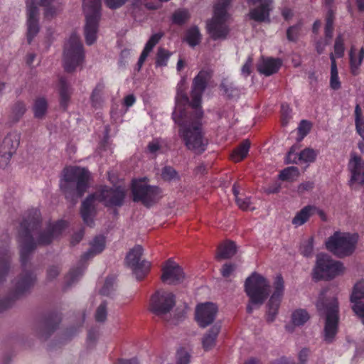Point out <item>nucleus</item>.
<instances>
[{
    "mask_svg": "<svg viewBox=\"0 0 364 364\" xmlns=\"http://www.w3.org/2000/svg\"><path fill=\"white\" fill-rule=\"evenodd\" d=\"M177 364H188L190 362V355L185 350H180L176 355Z\"/></svg>",
    "mask_w": 364,
    "mask_h": 364,
    "instance_id": "54",
    "label": "nucleus"
},
{
    "mask_svg": "<svg viewBox=\"0 0 364 364\" xmlns=\"http://www.w3.org/2000/svg\"><path fill=\"white\" fill-rule=\"evenodd\" d=\"M300 251L301 253L306 257H309L312 254L313 239L311 237L309 238L302 244L300 248Z\"/></svg>",
    "mask_w": 364,
    "mask_h": 364,
    "instance_id": "51",
    "label": "nucleus"
},
{
    "mask_svg": "<svg viewBox=\"0 0 364 364\" xmlns=\"http://www.w3.org/2000/svg\"><path fill=\"white\" fill-rule=\"evenodd\" d=\"M355 123L357 132L360 135L364 141V121L355 122Z\"/></svg>",
    "mask_w": 364,
    "mask_h": 364,
    "instance_id": "62",
    "label": "nucleus"
},
{
    "mask_svg": "<svg viewBox=\"0 0 364 364\" xmlns=\"http://www.w3.org/2000/svg\"><path fill=\"white\" fill-rule=\"evenodd\" d=\"M344 43H343V38L341 35H338L335 41L334 44V55L335 58H341L344 54Z\"/></svg>",
    "mask_w": 364,
    "mask_h": 364,
    "instance_id": "44",
    "label": "nucleus"
},
{
    "mask_svg": "<svg viewBox=\"0 0 364 364\" xmlns=\"http://www.w3.org/2000/svg\"><path fill=\"white\" fill-rule=\"evenodd\" d=\"M27 6V38L30 43L39 31L38 9L36 0H28Z\"/></svg>",
    "mask_w": 364,
    "mask_h": 364,
    "instance_id": "21",
    "label": "nucleus"
},
{
    "mask_svg": "<svg viewBox=\"0 0 364 364\" xmlns=\"http://www.w3.org/2000/svg\"><path fill=\"white\" fill-rule=\"evenodd\" d=\"M272 364H295L293 361H291L290 359L287 358H281L279 359H277L274 360Z\"/></svg>",
    "mask_w": 364,
    "mask_h": 364,
    "instance_id": "64",
    "label": "nucleus"
},
{
    "mask_svg": "<svg viewBox=\"0 0 364 364\" xmlns=\"http://www.w3.org/2000/svg\"><path fill=\"white\" fill-rule=\"evenodd\" d=\"M114 277H111L107 278L102 288L100 290V294L104 296H110L114 291Z\"/></svg>",
    "mask_w": 364,
    "mask_h": 364,
    "instance_id": "45",
    "label": "nucleus"
},
{
    "mask_svg": "<svg viewBox=\"0 0 364 364\" xmlns=\"http://www.w3.org/2000/svg\"><path fill=\"white\" fill-rule=\"evenodd\" d=\"M20 142V134L16 131L10 132L4 138L0 145V168L6 167L15 153Z\"/></svg>",
    "mask_w": 364,
    "mask_h": 364,
    "instance_id": "17",
    "label": "nucleus"
},
{
    "mask_svg": "<svg viewBox=\"0 0 364 364\" xmlns=\"http://www.w3.org/2000/svg\"><path fill=\"white\" fill-rule=\"evenodd\" d=\"M331 60L330 87L334 90L341 87V82L338 77V70L334 55L331 53L329 55Z\"/></svg>",
    "mask_w": 364,
    "mask_h": 364,
    "instance_id": "32",
    "label": "nucleus"
},
{
    "mask_svg": "<svg viewBox=\"0 0 364 364\" xmlns=\"http://www.w3.org/2000/svg\"><path fill=\"white\" fill-rule=\"evenodd\" d=\"M235 202L237 206L244 211L254 210L255 209L249 197L241 196V198H237Z\"/></svg>",
    "mask_w": 364,
    "mask_h": 364,
    "instance_id": "43",
    "label": "nucleus"
},
{
    "mask_svg": "<svg viewBox=\"0 0 364 364\" xmlns=\"http://www.w3.org/2000/svg\"><path fill=\"white\" fill-rule=\"evenodd\" d=\"M357 237L348 232H335L326 241V247L339 258L351 255L356 247Z\"/></svg>",
    "mask_w": 364,
    "mask_h": 364,
    "instance_id": "7",
    "label": "nucleus"
},
{
    "mask_svg": "<svg viewBox=\"0 0 364 364\" xmlns=\"http://www.w3.org/2000/svg\"><path fill=\"white\" fill-rule=\"evenodd\" d=\"M314 188V183L313 181H304L301 183L297 187V193L299 195H303L306 192H309Z\"/></svg>",
    "mask_w": 364,
    "mask_h": 364,
    "instance_id": "53",
    "label": "nucleus"
},
{
    "mask_svg": "<svg viewBox=\"0 0 364 364\" xmlns=\"http://www.w3.org/2000/svg\"><path fill=\"white\" fill-rule=\"evenodd\" d=\"M316 156L317 152L312 149L306 148L299 154H296L294 146H292L287 154V163H312L316 160Z\"/></svg>",
    "mask_w": 364,
    "mask_h": 364,
    "instance_id": "22",
    "label": "nucleus"
},
{
    "mask_svg": "<svg viewBox=\"0 0 364 364\" xmlns=\"http://www.w3.org/2000/svg\"><path fill=\"white\" fill-rule=\"evenodd\" d=\"M84 51L79 37L73 34L65 45L63 52V66L67 72H73L82 64Z\"/></svg>",
    "mask_w": 364,
    "mask_h": 364,
    "instance_id": "9",
    "label": "nucleus"
},
{
    "mask_svg": "<svg viewBox=\"0 0 364 364\" xmlns=\"http://www.w3.org/2000/svg\"><path fill=\"white\" fill-rule=\"evenodd\" d=\"M186 41L191 47H194L200 43L201 34L197 26H193L186 31Z\"/></svg>",
    "mask_w": 364,
    "mask_h": 364,
    "instance_id": "37",
    "label": "nucleus"
},
{
    "mask_svg": "<svg viewBox=\"0 0 364 364\" xmlns=\"http://www.w3.org/2000/svg\"><path fill=\"white\" fill-rule=\"evenodd\" d=\"M40 213L38 210L32 212L28 218L20 225L19 242L21 245V260L26 262L28 254L37 245H46L57 238L66 228L68 224L64 220L50 223L46 228L38 230Z\"/></svg>",
    "mask_w": 364,
    "mask_h": 364,
    "instance_id": "2",
    "label": "nucleus"
},
{
    "mask_svg": "<svg viewBox=\"0 0 364 364\" xmlns=\"http://www.w3.org/2000/svg\"><path fill=\"white\" fill-rule=\"evenodd\" d=\"M143 248L140 245L134 246L127 254L126 262L132 270L136 279H144L149 273L151 268V263L146 260H141Z\"/></svg>",
    "mask_w": 364,
    "mask_h": 364,
    "instance_id": "12",
    "label": "nucleus"
},
{
    "mask_svg": "<svg viewBox=\"0 0 364 364\" xmlns=\"http://www.w3.org/2000/svg\"><path fill=\"white\" fill-rule=\"evenodd\" d=\"M282 65L279 59L263 58L257 66L258 71L260 73L269 76L277 73Z\"/></svg>",
    "mask_w": 364,
    "mask_h": 364,
    "instance_id": "26",
    "label": "nucleus"
},
{
    "mask_svg": "<svg viewBox=\"0 0 364 364\" xmlns=\"http://www.w3.org/2000/svg\"><path fill=\"white\" fill-rule=\"evenodd\" d=\"M311 129V124L309 122L306 120H302L298 127V132L301 136V138L302 139L304 136H305Z\"/></svg>",
    "mask_w": 364,
    "mask_h": 364,
    "instance_id": "55",
    "label": "nucleus"
},
{
    "mask_svg": "<svg viewBox=\"0 0 364 364\" xmlns=\"http://www.w3.org/2000/svg\"><path fill=\"white\" fill-rule=\"evenodd\" d=\"M273 292L267 304L266 319L273 322L278 314L284 291V282L281 275H277L273 282Z\"/></svg>",
    "mask_w": 364,
    "mask_h": 364,
    "instance_id": "14",
    "label": "nucleus"
},
{
    "mask_svg": "<svg viewBox=\"0 0 364 364\" xmlns=\"http://www.w3.org/2000/svg\"><path fill=\"white\" fill-rule=\"evenodd\" d=\"M174 305V295L164 290L157 291L150 301L151 311L159 316L168 313Z\"/></svg>",
    "mask_w": 364,
    "mask_h": 364,
    "instance_id": "16",
    "label": "nucleus"
},
{
    "mask_svg": "<svg viewBox=\"0 0 364 364\" xmlns=\"http://www.w3.org/2000/svg\"><path fill=\"white\" fill-rule=\"evenodd\" d=\"M364 298V280L358 281L354 286L350 300L354 303L353 311L362 318L364 324V304L358 301Z\"/></svg>",
    "mask_w": 364,
    "mask_h": 364,
    "instance_id": "23",
    "label": "nucleus"
},
{
    "mask_svg": "<svg viewBox=\"0 0 364 364\" xmlns=\"http://www.w3.org/2000/svg\"><path fill=\"white\" fill-rule=\"evenodd\" d=\"M107 304L102 302L97 309L95 319L98 322H104L107 318Z\"/></svg>",
    "mask_w": 364,
    "mask_h": 364,
    "instance_id": "47",
    "label": "nucleus"
},
{
    "mask_svg": "<svg viewBox=\"0 0 364 364\" xmlns=\"http://www.w3.org/2000/svg\"><path fill=\"white\" fill-rule=\"evenodd\" d=\"M230 2L231 0H218L214 6L213 18L206 23L207 31L214 41L224 40L228 35L227 9Z\"/></svg>",
    "mask_w": 364,
    "mask_h": 364,
    "instance_id": "4",
    "label": "nucleus"
},
{
    "mask_svg": "<svg viewBox=\"0 0 364 364\" xmlns=\"http://www.w3.org/2000/svg\"><path fill=\"white\" fill-rule=\"evenodd\" d=\"M316 207L306 205L298 212L292 219V224L296 227L304 225L311 216L316 214Z\"/></svg>",
    "mask_w": 364,
    "mask_h": 364,
    "instance_id": "29",
    "label": "nucleus"
},
{
    "mask_svg": "<svg viewBox=\"0 0 364 364\" xmlns=\"http://www.w3.org/2000/svg\"><path fill=\"white\" fill-rule=\"evenodd\" d=\"M245 287L250 298L247 311L252 313L255 308L262 305L268 296L269 284L264 277L254 273L246 279Z\"/></svg>",
    "mask_w": 364,
    "mask_h": 364,
    "instance_id": "6",
    "label": "nucleus"
},
{
    "mask_svg": "<svg viewBox=\"0 0 364 364\" xmlns=\"http://www.w3.org/2000/svg\"><path fill=\"white\" fill-rule=\"evenodd\" d=\"M364 59V48L357 49L352 46L349 51V66L350 73L357 76L360 73V65Z\"/></svg>",
    "mask_w": 364,
    "mask_h": 364,
    "instance_id": "24",
    "label": "nucleus"
},
{
    "mask_svg": "<svg viewBox=\"0 0 364 364\" xmlns=\"http://www.w3.org/2000/svg\"><path fill=\"white\" fill-rule=\"evenodd\" d=\"M161 36L162 34L161 33H155L152 35L149 40L147 41L137 63L139 70L141 68L143 63L146 60L147 56L153 48L159 43Z\"/></svg>",
    "mask_w": 364,
    "mask_h": 364,
    "instance_id": "30",
    "label": "nucleus"
},
{
    "mask_svg": "<svg viewBox=\"0 0 364 364\" xmlns=\"http://www.w3.org/2000/svg\"><path fill=\"white\" fill-rule=\"evenodd\" d=\"M220 331V326L215 324L204 333L201 340L202 346L204 350H210L216 346L217 338Z\"/></svg>",
    "mask_w": 364,
    "mask_h": 364,
    "instance_id": "25",
    "label": "nucleus"
},
{
    "mask_svg": "<svg viewBox=\"0 0 364 364\" xmlns=\"http://www.w3.org/2000/svg\"><path fill=\"white\" fill-rule=\"evenodd\" d=\"M218 307L211 302L200 304L196 309V320L200 327L205 328L215 320Z\"/></svg>",
    "mask_w": 364,
    "mask_h": 364,
    "instance_id": "20",
    "label": "nucleus"
},
{
    "mask_svg": "<svg viewBox=\"0 0 364 364\" xmlns=\"http://www.w3.org/2000/svg\"><path fill=\"white\" fill-rule=\"evenodd\" d=\"M136 101V98L133 95H129L124 99V104L127 107L132 106Z\"/></svg>",
    "mask_w": 364,
    "mask_h": 364,
    "instance_id": "63",
    "label": "nucleus"
},
{
    "mask_svg": "<svg viewBox=\"0 0 364 364\" xmlns=\"http://www.w3.org/2000/svg\"><path fill=\"white\" fill-rule=\"evenodd\" d=\"M59 92L60 96V104L62 106L65 107L69 101L71 90L70 85L63 77H61L59 80Z\"/></svg>",
    "mask_w": 364,
    "mask_h": 364,
    "instance_id": "35",
    "label": "nucleus"
},
{
    "mask_svg": "<svg viewBox=\"0 0 364 364\" xmlns=\"http://www.w3.org/2000/svg\"><path fill=\"white\" fill-rule=\"evenodd\" d=\"M171 55V53L167 50L162 48H159L156 55V65L159 66L166 65Z\"/></svg>",
    "mask_w": 364,
    "mask_h": 364,
    "instance_id": "42",
    "label": "nucleus"
},
{
    "mask_svg": "<svg viewBox=\"0 0 364 364\" xmlns=\"http://www.w3.org/2000/svg\"><path fill=\"white\" fill-rule=\"evenodd\" d=\"M104 90V85L103 84H97L94 90L92 91L91 100L93 106L98 105L100 102V100L101 97V94Z\"/></svg>",
    "mask_w": 364,
    "mask_h": 364,
    "instance_id": "48",
    "label": "nucleus"
},
{
    "mask_svg": "<svg viewBox=\"0 0 364 364\" xmlns=\"http://www.w3.org/2000/svg\"><path fill=\"white\" fill-rule=\"evenodd\" d=\"M100 10L101 0H83V11L86 20L84 32L87 45H92L97 39Z\"/></svg>",
    "mask_w": 364,
    "mask_h": 364,
    "instance_id": "8",
    "label": "nucleus"
},
{
    "mask_svg": "<svg viewBox=\"0 0 364 364\" xmlns=\"http://www.w3.org/2000/svg\"><path fill=\"white\" fill-rule=\"evenodd\" d=\"M290 111L288 105H282V123L283 126H286L290 119Z\"/></svg>",
    "mask_w": 364,
    "mask_h": 364,
    "instance_id": "56",
    "label": "nucleus"
},
{
    "mask_svg": "<svg viewBox=\"0 0 364 364\" xmlns=\"http://www.w3.org/2000/svg\"><path fill=\"white\" fill-rule=\"evenodd\" d=\"M236 253V245L233 242L227 241L221 244L216 255L218 259H225L232 257Z\"/></svg>",
    "mask_w": 364,
    "mask_h": 364,
    "instance_id": "31",
    "label": "nucleus"
},
{
    "mask_svg": "<svg viewBox=\"0 0 364 364\" xmlns=\"http://www.w3.org/2000/svg\"><path fill=\"white\" fill-rule=\"evenodd\" d=\"M128 0H105L106 5L112 9H115L123 6Z\"/></svg>",
    "mask_w": 364,
    "mask_h": 364,
    "instance_id": "57",
    "label": "nucleus"
},
{
    "mask_svg": "<svg viewBox=\"0 0 364 364\" xmlns=\"http://www.w3.org/2000/svg\"><path fill=\"white\" fill-rule=\"evenodd\" d=\"M134 201L141 202L146 206H150L159 200L160 189L156 186L146 185L144 181H135L132 184Z\"/></svg>",
    "mask_w": 364,
    "mask_h": 364,
    "instance_id": "13",
    "label": "nucleus"
},
{
    "mask_svg": "<svg viewBox=\"0 0 364 364\" xmlns=\"http://www.w3.org/2000/svg\"><path fill=\"white\" fill-rule=\"evenodd\" d=\"M125 191L121 187L109 188L104 187L100 192L88 196L83 201L81 208V215L84 222L87 225L92 224L95 200L103 203L106 206H120L123 203Z\"/></svg>",
    "mask_w": 364,
    "mask_h": 364,
    "instance_id": "3",
    "label": "nucleus"
},
{
    "mask_svg": "<svg viewBox=\"0 0 364 364\" xmlns=\"http://www.w3.org/2000/svg\"><path fill=\"white\" fill-rule=\"evenodd\" d=\"M345 267L341 262L333 259L329 255H317L316 265L314 268V277L316 279H333L344 272Z\"/></svg>",
    "mask_w": 364,
    "mask_h": 364,
    "instance_id": "11",
    "label": "nucleus"
},
{
    "mask_svg": "<svg viewBox=\"0 0 364 364\" xmlns=\"http://www.w3.org/2000/svg\"><path fill=\"white\" fill-rule=\"evenodd\" d=\"M299 176V171L297 167L289 166L283 169L279 175V178L282 181H293Z\"/></svg>",
    "mask_w": 364,
    "mask_h": 364,
    "instance_id": "38",
    "label": "nucleus"
},
{
    "mask_svg": "<svg viewBox=\"0 0 364 364\" xmlns=\"http://www.w3.org/2000/svg\"><path fill=\"white\" fill-rule=\"evenodd\" d=\"M105 247V239L103 236H97L90 242V248L82 257V259L87 260L100 254Z\"/></svg>",
    "mask_w": 364,
    "mask_h": 364,
    "instance_id": "27",
    "label": "nucleus"
},
{
    "mask_svg": "<svg viewBox=\"0 0 364 364\" xmlns=\"http://www.w3.org/2000/svg\"><path fill=\"white\" fill-rule=\"evenodd\" d=\"M235 270V266L232 264H225L221 269V273L223 277H229Z\"/></svg>",
    "mask_w": 364,
    "mask_h": 364,
    "instance_id": "58",
    "label": "nucleus"
},
{
    "mask_svg": "<svg viewBox=\"0 0 364 364\" xmlns=\"http://www.w3.org/2000/svg\"><path fill=\"white\" fill-rule=\"evenodd\" d=\"M221 86L223 88L225 93H227L229 96H234L237 92V90L235 88H234L232 86V85H225L223 83Z\"/></svg>",
    "mask_w": 364,
    "mask_h": 364,
    "instance_id": "60",
    "label": "nucleus"
},
{
    "mask_svg": "<svg viewBox=\"0 0 364 364\" xmlns=\"http://www.w3.org/2000/svg\"><path fill=\"white\" fill-rule=\"evenodd\" d=\"M327 290L321 293L316 306L320 312L326 314V324L324 328V339L326 342L331 343L336 333L338 321V302L336 298L327 299Z\"/></svg>",
    "mask_w": 364,
    "mask_h": 364,
    "instance_id": "5",
    "label": "nucleus"
},
{
    "mask_svg": "<svg viewBox=\"0 0 364 364\" xmlns=\"http://www.w3.org/2000/svg\"><path fill=\"white\" fill-rule=\"evenodd\" d=\"M309 319V315L304 309L295 310L291 315L292 323L295 326H301Z\"/></svg>",
    "mask_w": 364,
    "mask_h": 364,
    "instance_id": "39",
    "label": "nucleus"
},
{
    "mask_svg": "<svg viewBox=\"0 0 364 364\" xmlns=\"http://www.w3.org/2000/svg\"><path fill=\"white\" fill-rule=\"evenodd\" d=\"M250 143L248 140L243 141L230 155L231 159L235 162H239L244 159L250 150Z\"/></svg>",
    "mask_w": 364,
    "mask_h": 364,
    "instance_id": "34",
    "label": "nucleus"
},
{
    "mask_svg": "<svg viewBox=\"0 0 364 364\" xmlns=\"http://www.w3.org/2000/svg\"><path fill=\"white\" fill-rule=\"evenodd\" d=\"M190 16L187 9H178L173 14L172 20L174 23L182 25L190 18Z\"/></svg>",
    "mask_w": 364,
    "mask_h": 364,
    "instance_id": "41",
    "label": "nucleus"
},
{
    "mask_svg": "<svg viewBox=\"0 0 364 364\" xmlns=\"http://www.w3.org/2000/svg\"><path fill=\"white\" fill-rule=\"evenodd\" d=\"M90 179V173L85 168L78 166H70L63 170V178L60 182V187L66 191L70 183H76V189L80 197L86 191Z\"/></svg>",
    "mask_w": 364,
    "mask_h": 364,
    "instance_id": "10",
    "label": "nucleus"
},
{
    "mask_svg": "<svg viewBox=\"0 0 364 364\" xmlns=\"http://www.w3.org/2000/svg\"><path fill=\"white\" fill-rule=\"evenodd\" d=\"M161 178L166 181H178L180 176L175 168L170 166H164L161 170Z\"/></svg>",
    "mask_w": 364,
    "mask_h": 364,
    "instance_id": "40",
    "label": "nucleus"
},
{
    "mask_svg": "<svg viewBox=\"0 0 364 364\" xmlns=\"http://www.w3.org/2000/svg\"><path fill=\"white\" fill-rule=\"evenodd\" d=\"M26 111V105L22 102L14 103L11 107L9 114V120L11 124L17 123L23 116Z\"/></svg>",
    "mask_w": 364,
    "mask_h": 364,
    "instance_id": "33",
    "label": "nucleus"
},
{
    "mask_svg": "<svg viewBox=\"0 0 364 364\" xmlns=\"http://www.w3.org/2000/svg\"><path fill=\"white\" fill-rule=\"evenodd\" d=\"M53 0H40L41 5L46 7L45 16L46 18H53L56 14V9L50 6Z\"/></svg>",
    "mask_w": 364,
    "mask_h": 364,
    "instance_id": "50",
    "label": "nucleus"
},
{
    "mask_svg": "<svg viewBox=\"0 0 364 364\" xmlns=\"http://www.w3.org/2000/svg\"><path fill=\"white\" fill-rule=\"evenodd\" d=\"M47 109V100L44 97L37 98L33 107L34 117L38 119H42L45 116Z\"/></svg>",
    "mask_w": 364,
    "mask_h": 364,
    "instance_id": "36",
    "label": "nucleus"
},
{
    "mask_svg": "<svg viewBox=\"0 0 364 364\" xmlns=\"http://www.w3.org/2000/svg\"><path fill=\"white\" fill-rule=\"evenodd\" d=\"M250 6L248 16L257 22H270V11L273 9L272 0H247Z\"/></svg>",
    "mask_w": 364,
    "mask_h": 364,
    "instance_id": "15",
    "label": "nucleus"
},
{
    "mask_svg": "<svg viewBox=\"0 0 364 364\" xmlns=\"http://www.w3.org/2000/svg\"><path fill=\"white\" fill-rule=\"evenodd\" d=\"M350 173L349 185L352 188H358L364 184V162L362 159L352 154L348 163Z\"/></svg>",
    "mask_w": 364,
    "mask_h": 364,
    "instance_id": "19",
    "label": "nucleus"
},
{
    "mask_svg": "<svg viewBox=\"0 0 364 364\" xmlns=\"http://www.w3.org/2000/svg\"><path fill=\"white\" fill-rule=\"evenodd\" d=\"M301 24L298 23L296 25L292 26L289 27L287 31V36L288 40L291 41H295L297 40L299 37V31L301 28Z\"/></svg>",
    "mask_w": 364,
    "mask_h": 364,
    "instance_id": "49",
    "label": "nucleus"
},
{
    "mask_svg": "<svg viewBox=\"0 0 364 364\" xmlns=\"http://www.w3.org/2000/svg\"><path fill=\"white\" fill-rule=\"evenodd\" d=\"M160 144L157 140L152 141L148 145V149L151 153H155L160 149Z\"/></svg>",
    "mask_w": 364,
    "mask_h": 364,
    "instance_id": "61",
    "label": "nucleus"
},
{
    "mask_svg": "<svg viewBox=\"0 0 364 364\" xmlns=\"http://www.w3.org/2000/svg\"><path fill=\"white\" fill-rule=\"evenodd\" d=\"M252 64V59L249 57L247 58L246 63L243 65V66L242 68V73L244 75L247 76L250 74Z\"/></svg>",
    "mask_w": 364,
    "mask_h": 364,
    "instance_id": "59",
    "label": "nucleus"
},
{
    "mask_svg": "<svg viewBox=\"0 0 364 364\" xmlns=\"http://www.w3.org/2000/svg\"><path fill=\"white\" fill-rule=\"evenodd\" d=\"M9 256L7 254L0 255V281L6 275L9 269Z\"/></svg>",
    "mask_w": 364,
    "mask_h": 364,
    "instance_id": "46",
    "label": "nucleus"
},
{
    "mask_svg": "<svg viewBox=\"0 0 364 364\" xmlns=\"http://www.w3.org/2000/svg\"><path fill=\"white\" fill-rule=\"evenodd\" d=\"M161 280L168 284H177L185 279L181 267L173 259H168L162 267Z\"/></svg>",
    "mask_w": 364,
    "mask_h": 364,
    "instance_id": "18",
    "label": "nucleus"
},
{
    "mask_svg": "<svg viewBox=\"0 0 364 364\" xmlns=\"http://www.w3.org/2000/svg\"><path fill=\"white\" fill-rule=\"evenodd\" d=\"M83 272L82 268H77V269H72L68 273L67 276V282L68 283V285L72 284L75 281L78 279V278L82 275Z\"/></svg>",
    "mask_w": 364,
    "mask_h": 364,
    "instance_id": "52",
    "label": "nucleus"
},
{
    "mask_svg": "<svg viewBox=\"0 0 364 364\" xmlns=\"http://www.w3.org/2000/svg\"><path fill=\"white\" fill-rule=\"evenodd\" d=\"M210 77V73L201 70L195 77L191 91V102L179 87L176 97L173 119L180 126L179 134L188 150L196 154L205 151L208 144L202 131L199 120L203 117L200 109L202 95Z\"/></svg>",
    "mask_w": 364,
    "mask_h": 364,
    "instance_id": "1",
    "label": "nucleus"
},
{
    "mask_svg": "<svg viewBox=\"0 0 364 364\" xmlns=\"http://www.w3.org/2000/svg\"><path fill=\"white\" fill-rule=\"evenodd\" d=\"M35 280L36 277L33 273L28 272L23 273L15 284L16 292L18 294L23 293L33 285Z\"/></svg>",
    "mask_w": 364,
    "mask_h": 364,
    "instance_id": "28",
    "label": "nucleus"
}]
</instances>
